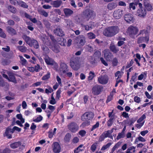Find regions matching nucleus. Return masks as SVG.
<instances>
[{
    "mask_svg": "<svg viewBox=\"0 0 153 153\" xmlns=\"http://www.w3.org/2000/svg\"><path fill=\"white\" fill-rule=\"evenodd\" d=\"M119 29L118 27L112 26L106 28L103 32V34L107 36H112L118 33Z\"/></svg>",
    "mask_w": 153,
    "mask_h": 153,
    "instance_id": "obj_1",
    "label": "nucleus"
},
{
    "mask_svg": "<svg viewBox=\"0 0 153 153\" xmlns=\"http://www.w3.org/2000/svg\"><path fill=\"white\" fill-rule=\"evenodd\" d=\"M22 38L25 40L26 43L30 46H33L36 48H38V43L36 40L31 39L25 35L23 36Z\"/></svg>",
    "mask_w": 153,
    "mask_h": 153,
    "instance_id": "obj_2",
    "label": "nucleus"
},
{
    "mask_svg": "<svg viewBox=\"0 0 153 153\" xmlns=\"http://www.w3.org/2000/svg\"><path fill=\"white\" fill-rule=\"evenodd\" d=\"M138 31V29L136 27L130 26L127 29L126 33L130 37L134 38Z\"/></svg>",
    "mask_w": 153,
    "mask_h": 153,
    "instance_id": "obj_3",
    "label": "nucleus"
},
{
    "mask_svg": "<svg viewBox=\"0 0 153 153\" xmlns=\"http://www.w3.org/2000/svg\"><path fill=\"white\" fill-rule=\"evenodd\" d=\"M74 41L75 43L79 47H81L85 45L86 42L85 38L83 35H80L77 37Z\"/></svg>",
    "mask_w": 153,
    "mask_h": 153,
    "instance_id": "obj_4",
    "label": "nucleus"
},
{
    "mask_svg": "<svg viewBox=\"0 0 153 153\" xmlns=\"http://www.w3.org/2000/svg\"><path fill=\"white\" fill-rule=\"evenodd\" d=\"M70 65L72 68L75 70H78L80 67V64L77 59L71 60Z\"/></svg>",
    "mask_w": 153,
    "mask_h": 153,
    "instance_id": "obj_5",
    "label": "nucleus"
},
{
    "mask_svg": "<svg viewBox=\"0 0 153 153\" xmlns=\"http://www.w3.org/2000/svg\"><path fill=\"white\" fill-rule=\"evenodd\" d=\"M44 59L46 63L48 65H52L54 69H57L58 65L53 60L50 58L48 56H45Z\"/></svg>",
    "mask_w": 153,
    "mask_h": 153,
    "instance_id": "obj_6",
    "label": "nucleus"
},
{
    "mask_svg": "<svg viewBox=\"0 0 153 153\" xmlns=\"http://www.w3.org/2000/svg\"><path fill=\"white\" fill-rule=\"evenodd\" d=\"M68 129L72 132L75 133L79 129L78 125L74 122L70 123L68 125Z\"/></svg>",
    "mask_w": 153,
    "mask_h": 153,
    "instance_id": "obj_7",
    "label": "nucleus"
},
{
    "mask_svg": "<svg viewBox=\"0 0 153 153\" xmlns=\"http://www.w3.org/2000/svg\"><path fill=\"white\" fill-rule=\"evenodd\" d=\"M67 67V65L65 63L62 62L60 64V67L59 68L58 67L57 69H54L58 72L59 74H61L66 73Z\"/></svg>",
    "mask_w": 153,
    "mask_h": 153,
    "instance_id": "obj_8",
    "label": "nucleus"
},
{
    "mask_svg": "<svg viewBox=\"0 0 153 153\" xmlns=\"http://www.w3.org/2000/svg\"><path fill=\"white\" fill-rule=\"evenodd\" d=\"M94 116L92 112H88L85 113L81 117L82 120L84 121L90 120L93 118Z\"/></svg>",
    "mask_w": 153,
    "mask_h": 153,
    "instance_id": "obj_9",
    "label": "nucleus"
},
{
    "mask_svg": "<svg viewBox=\"0 0 153 153\" xmlns=\"http://www.w3.org/2000/svg\"><path fill=\"white\" fill-rule=\"evenodd\" d=\"M108 76L106 75L100 76L98 78V82L102 85L107 84L108 82Z\"/></svg>",
    "mask_w": 153,
    "mask_h": 153,
    "instance_id": "obj_10",
    "label": "nucleus"
},
{
    "mask_svg": "<svg viewBox=\"0 0 153 153\" xmlns=\"http://www.w3.org/2000/svg\"><path fill=\"white\" fill-rule=\"evenodd\" d=\"M123 11L120 9L115 10L113 13L114 17L116 19H120L123 16Z\"/></svg>",
    "mask_w": 153,
    "mask_h": 153,
    "instance_id": "obj_11",
    "label": "nucleus"
},
{
    "mask_svg": "<svg viewBox=\"0 0 153 153\" xmlns=\"http://www.w3.org/2000/svg\"><path fill=\"white\" fill-rule=\"evenodd\" d=\"M104 57L107 61H110L111 60L112 57V55L109 51V50L106 49L103 51Z\"/></svg>",
    "mask_w": 153,
    "mask_h": 153,
    "instance_id": "obj_12",
    "label": "nucleus"
},
{
    "mask_svg": "<svg viewBox=\"0 0 153 153\" xmlns=\"http://www.w3.org/2000/svg\"><path fill=\"white\" fill-rule=\"evenodd\" d=\"M102 89V88L100 86H95L92 89V92L94 95H98L101 92Z\"/></svg>",
    "mask_w": 153,
    "mask_h": 153,
    "instance_id": "obj_13",
    "label": "nucleus"
},
{
    "mask_svg": "<svg viewBox=\"0 0 153 153\" xmlns=\"http://www.w3.org/2000/svg\"><path fill=\"white\" fill-rule=\"evenodd\" d=\"M125 20L126 22L131 23H133L134 21L133 15L131 14H128L125 15L124 16Z\"/></svg>",
    "mask_w": 153,
    "mask_h": 153,
    "instance_id": "obj_14",
    "label": "nucleus"
},
{
    "mask_svg": "<svg viewBox=\"0 0 153 153\" xmlns=\"http://www.w3.org/2000/svg\"><path fill=\"white\" fill-rule=\"evenodd\" d=\"M146 14L145 10L142 9H139L137 11V15L140 17L144 18Z\"/></svg>",
    "mask_w": 153,
    "mask_h": 153,
    "instance_id": "obj_15",
    "label": "nucleus"
},
{
    "mask_svg": "<svg viewBox=\"0 0 153 153\" xmlns=\"http://www.w3.org/2000/svg\"><path fill=\"white\" fill-rule=\"evenodd\" d=\"M8 74L9 76V79H8V80L14 83H16V80L15 77V74L12 72H9Z\"/></svg>",
    "mask_w": 153,
    "mask_h": 153,
    "instance_id": "obj_16",
    "label": "nucleus"
},
{
    "mask_svg": "<svg viewBox=\"0 0 153 153\" xmlns=\"http://www.w3.org/2000/svg\"><path fill=\"white\" fill-rule=\"evenodd\" d=\"M61 148L59 143L56 142L53 143V152L56 153H59L60 151Z\"/></svg>",
    "mask_w": 153,
    "mask_h": 153,
    "instance_id": "obj_17",
    "label": "nucleus"
},
{
    "mask_svg": "<svg viewBox=\"0 0 153 153\" xmlns=\"http://www.w3.org/2000/svg\"><path fill=\"white\" fill-rule=\"evenodd\" d=\"M7 30L9 34L11 36H14L17 34V32L16 30L10 26L7 27Z\"/></svg>",
    "mask_w": 153,
    "mask_h": 153,
    "instance_id": "obj_18",
    "label": "nucleus"
},
{
    "mask_svg": "<svg viewBox=\"0 0 153 153\" xmlns=\"http://www.w3.org/2000/svg\"><path fill=\"white\" fill-rule=\"evenodd\" d=\"M22 144L20 141L14 142L10 145V147L12 149H15L19 147Z\"/></svg>",
    "mask_w": 153,
    "mask_h": 153,
    "instance_id": "obj_19",
    "label": "nucleus"
},
{
    "mask_svg": "<svg viewBox=\"0 0 153 153\" xmlns=\"http://www.w3.org/2000/svg\"><path fill=\"white\" fill-rule=\"evenodd\" d=\"M80 25H81L82 27H84L85 30L87 31H88L91 30L94 27V22H91L90 26L88 25L84 26L82 22L80 23Z\"/></svg>",
    "mask_w": 153,
    "mask_h": 153,
    "instance_id": "obj_20",
    "label": "nucleus"
},
{
    "mask_svg": "<svg viewBox=\"0 0 153 153\" xmlns=\"http://www.w3.org/2000/svg\"><path fill=\"white\" fill-rule=\"evenodd\" d=\"M117 6L116 3L112 2L109 3L107 6V9L110 10H112L116 8Z\"/></svg>",
    "mask_w": 153,
    "mask_h": 153,
    "instance_id": "obj_21",
    "label": "nucleus"
},
{
    "mask_svg": "<svg viewBox=\"0 0 153 153\" xmlns=\"http://www.w3.org/2000/svg\"><path fill=\"white\" fill-rule=\"evenodd\" d=\"M62 3L61 1L57 0L51 2V4L54 7H58L60 6Z\"/></svg>",
    "mask_w": 153,
    "mask_h": 153,
    "instance_id": "obj_22",
    "label": "nucleus"
},
{
    "mask_svg": "<svg viewBox=\"0 0 153 153\" xmlns=\"http://www.w3.org/2000/svg\"><path fill=\"white\" fill-rule=\"evenodd\" d=\"M139 1V0H137L135 2H131L129 4V9L131 10L132 9L133 10L135 9L136 6L138 4V2Z\"/></svg>",
    "mask_w": 153,
    "mask_h": 153,
    "instance_id": "obj_23",
    "label": "nucleus"
},
{
    "mask_svg": "<svg viewBox=\"0 0 153 153\" xmlns=\"http://www.w3.org/2000/svg\"><path fill=\"white\" fill-rule=\"evenodd\" d=\"M55 33L59 36H62L64 35L62 30L59 28H57L54 31Z\"/></svg>",
    "mask_w": 153,
    "mask_h": 153,
    "instance_id": "obj_24",
    "label": "nucleus"
},
{
    "mask_svg": "<svg viewBox=\"0 0 153 153\" xmlns=\"http://www.w3.org/2000/svg\"><path fill=\"white\" fill-rule=\"evenodd\" d=\"M113 129H112L110 130H108L105 132L103 134H104L106 137H112L111 134L113 132Z\"/></svg>",
    "mask_w": 153,
    "mask_h": 153,
    "instance_id": "obj_25",
    "label": "nucleus"
},
{
    "mask_svg": "<svg viewBox=\"0 0 153 153\" xmlns=\"http://www.w3.org/2000/svg\"><path fill=\"white\" fill-rule=\"evenodd\" d=\"M110 48L111 51L114 53H116L119 51V50L116 48L114 43L113 42H111L110 44Z\"/></svg>",
    "mask_w": 153,
    "mask_h": 153,
    "instance_id": "obj_26",
    "label": "nucleus"
},
{
    "mask_svg": "<svg viewBox=\"0 0 153 153\" xmlns=\"http://www.w3.org/2000/svg\"><path fill=\"white\" fill-rule=\"evenodd\" d=\"M10 128H6L4 136L7 137L8 139H10L12 138L11 134L10 133Z\"/></svg>",
    "mask_w": 153,
    "mask_h": 153,
    "instance_id": "obj_27",
    "label": "nucleus"
},
{
    "mask_svg": "<svg viewBox=\"0 0 153 153\" xmlns=\"http://www.w3.org/2000/svg\"><path fill=\"white\" fill-rule=\"evenodd\" d=\"M64 12L67 16H68L72 14L73 11L71 10L68 8H65L64 9Z\"/></svg>",
    "mask_w": 153,
    "mask_h": 153,
    "instance_id": "obj_28",
    "label": "nucleus"
},
{
    "mask_svg": "<svg viewBox=\"0 0 153 153\" xmlns=\"http://www.w3.org/2000/svg\"><path fill=\"white\" fill-rule=\"evenodd\" d=\"M144 5L146 9L148 11H150L152 9V7L149 3L145 2Z\"/></svg>",
    "mask_w": 153,
    "mask_h": 153,
    "instance_id": "obj_29",
    "label": "nucleus"
},
{
    "mask_svg": "<svg viewBox=\"0 0 153 153\" xmlns=\"http://www.w3.org/2000/svg\"><path fill=\"white\" fill-rule=\"evenodd\" d=\"M147 72L145 71L143 72L141 74L139 75L138 76V79L139 80H142L143 79L144 77H146L147 76Z\"/></svg>",
    "mask_w": 153,
    "mask_h": 153,
    "instance_id": "obj_30",
    "label": "nucleus"
},
{
    "mask_svg": "<svg viewBox=\"0 0 153 153\" xmlns=\"http://www.w3.org/2000/svg\"><path fill=\"white\" fill-rule=\"evenodd\" d=\"M9 10L13 13H15L16 12V9L12 6L10 5L8 6Z\"/></svg>",
    "mask_w": 153,
    "mask_h": 153,
    "instance_id": "obj_31",
    "label": "nucleus"
},
{
    "mask_svg": "<svg viewBox=\"0 0 153 153\" xmlns=\"http://www.w3.org/2000/svg\"><path fill=\"white\" fill-rule=\"evenodd\" d=\"M96 76L94 73L92 71H91L89 73V76H88V80H91Z\"/></svg>",
    "mask_w": 153,
    "mask_h": 153,
    "instance_id": "obj_32",
    "label": "nucleus"
},
{
    "mask_svg": "<svg viewBox=\"0 0 153 153\" xmlns=\"http://www.w3.org/2000/svg\"><path fill=\"white\" fill-rule=\"evenodd\" d=\"M83 146V145H80L76 149H75L74 151V153H79L80 152L83 150V149L81 148Z\"/></svg>",
    "mask_w": 153,
    "mask_h": 153,
    "instance_id": "obj_33",
    "label": "nucleus"
},
{
    "mask_svg": "<svg viewBox=\"0 0 153 153\" xmlns=\"http://www.w3.org/2000/svg\"><path fill=\"white\" fill-rule=\"evenodd\" d=\"M18 50L22 52H25L27 51V49L25 46H20L18 47Z\"/></svg>",
    "mask_w": 153,
    "mask_h": 153,
    "instance_id": "obj_34",
    "label": "nucleus"
},
{
    "mask_svg": "<svg viewBox=\"0 0 153 153\" xmlns=\"http://www.w3.org/2000/svg\"><path fill=\"white\" fill-rule=\"evenodd\" d=\"M138 141H140L142 142H144L146 141V140L143 137L140 136L138 138L136 139L135 142V143H137L138 142Z\"/></svg>",
    "mask_w": 153,
    "mask_h": 153,
    "instance_id": "obj_35",
    "label": "nucleus"
},
{
    "mask_svg": "<svg viewBox=\"0 0 153 153\" xmlns=\"http://www.w3.org/2000/svg\"><path fill=\"white\" fill-rule=\"evenodd\" d=\"M87 36L89 39H93L95 38L96 36L93 33L90 32L87 34Z\"/></svg>",
    "mask_w": 153,
    "mask_h": 153,
    "instance_id": "obj_36",
    "label": "nucleus"
},
{
    "mask_svg": "<svg viewBox=\"0 0 153 153\" xmlns=\"http://www.w3.org/2000/svg\"><path fill=\"white\" fill-rule=\"evenodd\" d=\"M8 84L7 83L5 82L2 78L0 79V87H4L5 85H7Z\"/></svg>",
    "mask_w": 153,
    "mask_h": 153,
    "instance_id": "obj_37",
    "label": "nucleus"
},
{
    "mask_svg": "<svg viewBox=\"0 0 153 153\" xmlns=\"http://www.w3.org/2000/svg\"><path fill=\"white\" fill-rule=\"evenodd\" d=\"M146 117L145 114H143L141 117H140L138 120H137V123H142L143 120L146 118Z\"/></svg>",
    "mask_w": 153,
    "mask_h": 153,
    "instance_id": "obj_38",
    "label": "nucleus"
},
{
    "mask_svg": "<svg viewBox=\"0 0 153 153\" xmlns=\"http://www.w3.org/2000/svg\"><path fill=\"white\" fill-rule=\"evenodd\" d=\"M10 150L7 148H5L3 150L0 149V153H10Z\"/></svg>",
    "mask_w": 153,
    "mask_h": 153,
    "instance_id": "obj_39",
    "label": "nucleus"
},
{
    "mask_svg": "<svg viewBox=\"0 0 153 153\" xmlns=\"http://www.w3.org/2000/svg\"><path fill=\"white\" fill-rule=\"evenodd\" d=\"M52 50L56 53H58L59 52V47L58 46H55L50 47Z\"/></svg>",
    "mask_w": 153,
    "mask_h": 153,
    "instance_id": "obj_40",
    "label": "nucleus"
},
{
    "mask_svg": "<svg viewBox=\"0 0 153 153\" xmlns=\"http://www.w3.org/2000/svg\"><path fill=\"white\" fill-rule=\"evenodd\" d=\"M45 93L47 94H49L52 92L53 90L52 88L49 86L47 87V88L45 89Z\"/></svg>",
    "mask_w": 153,
    "mask_h": 153,
    "instance_id": "obj_41",
    "label": "nucleus"
},
{
    "mask_svg": "<svg viewBox=\"0 0 153 153\" xmlns=\"http://www.w3.org/2000/svg\"><path fill=\"white\" fill-rule=\"evenodd\" d=\"M114 116H112L109 120L107 122V125L109 126H111L113 123V120L114 119Z\"/></svg>",
    "mask_w": 153,
    "mask_h": 153,
    "instance_id": "obj_42",
    "label": "nucleus"
},
{
    "mask_svg": "<svg viewBox=\"0 0 153 153\" xmlns=\"http://www.w3.org/2000/svg\"><path fill=\"white\" fill-rule=\"evenodd\" d=\"M50 73L49 72H48L47 74L44 75L42 77V79L43 80H46L50 78Z\"/></svg>",
    "mask_w": 153,
    "mask_h": 153,
    "instance_id": "obj_43",
    "label": "nucleus"
},
{
    "mask_svg": "<svg viewBox=\"0 0 153 153\" xmlns=\"http://www.w3.org/2000/svg\"><path fill=\"white\" fill-rule=\"evenodd\" d=\"M111 145V143H107L105 145L103 146L101 149V150H104L109 147Z\"/></svg>",
    "mask_w": 153,
    "mask_h": 153,
    "instance_id": "obj_44",
    "label": "nucleus"
},
{
    "mask_svg": "<svg viewBox=\"0 0 153 153\" xmlns=\"http://www.w3.org/2000/svg\"><path fill=\"white\" fill-rule=\"evenodd\" d=\"M85 122H83L80 126V127L82 128H83L89 125L90 124L89 121H85Z\"/></svg>",
    "mask_w": 153,
    "mask_h": 153,
    "instance_id": "obj_45",
    "label": "nucleus"
},
{
    "mask_svg": "<svg viewBox=\"0 0 153 153\" xmlns=\"http://www.w3.org/2000/svg\"><path fill=\"white\" fill-rule=\"evenodd\" d=\"M71 135L69 133L67 134L65 136L64 139L65 141H69L71 138Z\"/></svg>",
    "mask_w": 153,
    "mask_h": 153,
    "instance_id": "obj_46",
    "label": "nucleus"
},
{
    "mask_svg": "<svg viewBox=\"0 0 153 153\" xmlns=\"http://www.w3.org/2000/svg\"><path fill=\"white\" fill-rule=\"evenodd\" d=\"M12 18L16 22H19L20 20V18L18 16L15 15H13L12 16Z\"/></svg>",
    "mask_w": 153,
    "mask_h": 153,
    "instance_id": "obj_47",
    "label": "nucleus"
},
{
    "mask_svg": "<svg viewBox=\"0 0 153 153\" xmlns=\"http://www.w3.org/2000/svg\"><path fill=\"white\" fill-rule=\"evenodd\" d=\"M0 36L3 38H5L6 37V35L5 33L2 31V29L0 28Z\"/></svg>",
    "mask_w": 153,
    "mask_h": 153,
    "instance_id": "obj_48",
    "label": "nucleus"
},
{
    "mask_svg": "<svg viewBox=\"0 0 153 153\" xmlns=\"http://www.w3.org/2000/svg\"><path fill=\"white\" fill-rule=\"evenodd\" d=\"M28 70L31 72H33L35 70L36 72L38 71V67L36 66L35 68L33 67H30Z\"/></svg>",
    "mask_w": 153,
    "mask_h": 153,
    "instance_id": "obj_49",
    "label": "nucleus"
},
{
    "mask_svg": "<svg viewBox=\"0 0 153 153\" xmlns=\"http://www.w3.org/2000/svg\"><path fill=\"white\" fill-rule=\"evenodd\" d=\"M79 134L82 137H83L85 135L86 132L85 130H81L79 131Z\"/></svg>",
    "mask_w": 153,
    "mask_h": 153,
    "instance_id": "obj_50",
    "label": "nucleus"
},
{
    "mask_svg": "<svg viewBox=\"0 0 153 153\" xmlns=\"http://www.w3.org/2000/svg\"><path fill=\"white\" fill-rule=\"evenodd\" d=\"M97 143H94L91 146V149L93 152H94L96 150L97 148Z\"/></svg>",
    "mask_w": 153,
    "mask_h": 153,
    "instance_id": "obj_51",
    "label": "nucleus"
},
{
    "mask_svg": "<svg viewBox=\"0 0 153 153\" xmlns=\"http://www.w3.org/2000/svg\"><path fill=\"white\" fill-rule=\"evenodd\" d=\"M112 64L114 66H116L118 63V61L117 59L116 58H114L112 60Z\"/></svg>",
    "mask_w": 153,
    "mask_h": 153,
    "instance_id": "obj_52",
    "label": "nucleus"
},
{
    "mask_svg": "<svg viewBox=\"0 0 153 153\" xmlns=\"http://www.w3.org/2000/svg\"><path fill=\"white\" fill-rule=\"evenodd\" d=\"M99 123L98 122L96 123V124L93 126L92 128L91 129V131H93L94 130L96 129L97 128H98L99 127Z\"/></svg>",
    "mask_w": 153,
    "mask_h": 153,
    "instance_id": "obj_53",
    "label": "nucleus"
},
{
    "mask_svg": "<svg viewBox=\"0 0 153 153\" xmlns=\"http://www.w3.org/2000/svg\"><path fill=\"white\" fill-rule=\"evenodd\" d=\"M124 134L123 132L119 133L117 137V139L118 140L121 138L123 137Z\"/></svg>",
    "mask_w": 153,
    "mask_h": 153,
    "instance_id": "obj_54",
    "label": "nucleus"
},
{
    "mask_svg": "<svg viewBox=\"0 0 153 153\" xmlns=\"http://www.w3.org/2000/svg\"><path fill=\"white\" fill-rule=\"evenodd\" d=\"M49 103L52 105H54L56 103V102L54 98L51 99L49 101Z\"/></svg>",
    "mask_w": 153,
    "mask_h": 153,
    "instance_id": "obj_55",
    "label": "nucleus"
},
{
    "mask_svg": "<svg viewBox=\"0 0 153 153\" xmlns=\"http://www.w3.org/2000/svg\"><path fill=\"white\" fill-rule=\"evenodd\" d=\"M79 138L77 137H75L72 140V143H76L79 142Z\"/></svg>",
    "mask_w": 153,
    "mask_h": 153,
    "instance_id": "obj_56",
    "label": "nucleus"
},
{
    "mask_svg": "<svg viewBox=\"0 0 153 153\" xmlns=\"http://www.w3.org/2000/svg\"><path fill=\"white\" fill-rule=\"evenodd\" d=\"M144 123V121H143L142 123H138V124L136 125V126L137 128H140L143 126Z\"/></svg>",
    "mask_w": 153,
    "mask_h": 153,
    "instance_id": "obj_57",
    "label": "nucleus"
},
{
    "mask_svg": "<svg viewBox=\"0 0 153 153\" xmlns=\"http://www.w3.org/2000/svg\"><path fill=\"white\" fill-rule=\"evenodd\" d=\"M121 144V142H120L117 143L113 147V149L115 150L116 149L119 148Z\"/></svg>",
    "mask_w": 153,
    "mask_h": 153,
    "instance_id": "obj_58",
    "label": "nucleus"
},
{
    "mask_svg": "<svg viewBox=\"0 0 153 153\" xmlns=\"http://www.w3.org/2000/svg\"><path fill=\"white\" fill-rule=\"evenodd\" d=\"M123 74V73H122L120 71H117L115 73V76L116 77H117L118 78H120Z\"/></svg>",
    "mask_w": 153,
    "mask_h": 153,
    "instance_id": "obj_59",
    "label": "nucleus"
},
{
    "mask_svg": "<svg viewBox=\"0 0 153 153\" xmlns=\"http://www.w3.org/2000/svg\"><path fill=\"white\" fill-rule=\"evenodd\" d=\"M7 23L8 25L10 26H13L15 24V22L12 19H9L7 21Z\"/></svg>",
    "mask_w": 153,
    "mask_h": 153,
    "instance_id": "obj_60",
    "label": "nucleus"
},
{
    "mask_svg": "<svg viewBox=\"0 0 153 153\" xmlns=\"http://www.w3.org/2000/svg\"><path fill=\"white\" fill-rule=\"evenodd\" d=\"M102 63L105 66H108V63L103 58L101 57L100 59Z\"/></svg>",
    "mask_w": 153,
    "mask_h": 153,
    "instance_id": "obj_61",
    "label": "nucleus"
},
{
    "mask_svg": "<svg viewBox=\"0 0 153 153\" xmlns=\"http://www.w3.org/2000/svg\"><path fill=\"white\" fill-rule=\"evenodd\" d=\"M56 79L58 83V84H59L60 86H61L62 85V83L61 82V79L59 77V76H57L56 77Z\"/></svg>",
    "mask_w": 153,
    "mask_h": 153,
    "instance_id": "obj_62",
    "label": "nucleus"
},
{
    "mask_svg": "<svg viewBox=\"0 0 153 153\" xmlns=\"http://www.w3.org/2000/svg\"><path fill=\"white\" fill-rule=\"evenodd\" d=\"M134 100L135 102L138 103H140V98L137 96H135L134 97Z\"/></svg>",
    "mask_w": 153,
    "mask_h": 153,
    "instance_id": "obj_63",
    "label": "nucleus"
},
{
    "mask_svg": "<svg viewBox=\"0 0 153 153\" xmlns=\"http://www.w3.org/2000/svg\"><path fill=\"white\" fill-rule=\"evenodd\" d=\"M106 137H105L104 134L103 133L101 135L99 138V141L100 142L102 141Z\"/></svg>",
    "mask_w": 153,
    "mask_h": 153,
    "instance_id": "obj_64",
    "label": "nucleus"
}]
</instances>
